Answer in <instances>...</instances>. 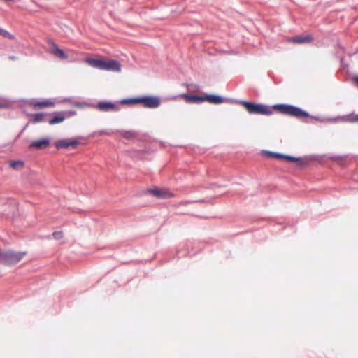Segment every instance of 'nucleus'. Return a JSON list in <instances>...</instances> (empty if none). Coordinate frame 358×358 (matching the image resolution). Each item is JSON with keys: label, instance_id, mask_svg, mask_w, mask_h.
I'll use <instances>...</instances> for the list:
<instances>
[{"label": "nucleus", "instance_id": "obj_1", "mask_svg": "<svg viewBox=\"0 0 358 358\" xmlns=\"http://www.w3.org/2000/svg\"><path fill=\"white\" fill-rule=\"evenodd\" d=\"M272 108L276 110L280 113L295 117L296 118L310 117L319 122H334L338 117H322L317 115H311L309 113L304 110L300 107L288 104V103H277L272 106Z\"/></svg>", "mask_w": 358, "mask_h": 358}, {"label": "nucleus", "instance_id": "obj_2", "mask_svg": "<svg viewBox=\"0 0 358 358\" xmlns=\"http://www.w3.org/2000/svg\"><path fill=\"white\" fill-rule=\"evenodd\" d=\"M87 62L95 69L113 72L121 71V64L117 60L88 57Z\"/></svg>", "mask_w": 358, "mask_h": 358}, {"label": "nucleus", "instance_id": "obj_3", "mask_svg": "<svg viewBox=\"0 0 358 358\" xmlns=\"http://www.w3.org/2000/svg\"><path fill=\"white\" fill-rule=\"evenodd\" d=\"M237 103L244 106V108L250 114H259L264 115H271L273 114L272 109L264 103H255L245 100H238Z\"/></svg>", "mask_w": 358, "mask_h": 358}, {"label": "nucleus", "instance_id": "obj_4", "mask_svg": "<svg viewBox=\"0 0 358 358\" xmlns=\"http://www.w3.org/2000/svg\"><path fill=\"white\" fill-rule=\"evenodd\" d=\"M262 154L265 156L276 158L278 159H285L288 162H296L298 167H303L308 164L309 159L307 157H294L289 155H285L277 152H272L268 150H263Z\"/></svg>", "mask_w": 358, "mask_h": 358}, {"label": "nucleus", "instance_id": "obj_5", "mask_svg": "<svg viewBox=\"0 0 358 358\" xmlns=\"http://www.w3.org/2000/svg\"><path fill=\"white\" fill-rule=\"evenodd\" d=\"M24 252L7 250L0 253V264L6 266L13 265L19 262L25 255Z\"/></svg>", "mask_w": 358, "mask_h": 358}, {"label": "nucleus", "instance_id": "obj_6", "mask_svg": "<svg viewBox=\"0 0 358 358\" xmlns=\"http://www.w3.org/2000/svg\"><path fill=\"white\" fill-rule=\"evenodd\" d=\"M203 101H208L213 104H221L224 102L231 103H238L237 99L227 98L215 94H206L203 95Z\"/></svg>", "mask_w": 358, "mask_h": 358}, {"label": "nucleus", "instance_id": "obj_7", "mask_svg": "<svg viewBox=\"0 0 358 358\" xmlns=\"http://www.w3.org/2000/svg\"><path fill=\"white\" fill-rule=\"evenodd\" d=\"M139 103L148 108H156L161 104L160 98L158 96L147 95L139 96Z\"/></svg>", "mask_w": 358, "mask_h": 358}, {"label": "nucleus", "instance_id": "obj_8", "mask_svg": "<svg viewBox=\"0 0 358 358\" xmlns=\"http://www.w3.org/2000/svg\"><path fill=\"white\" fill-rule=\"evenodd\" d=\"M80 142L75 138H63L55 143V146L57 150L62 148H76Z\"/></svg>", "mask_w": 358, "mask_h": 358}, {"label": "nucleus", "instance_id": "obj_9", "mask_svg": "<svg viewBox=\"0 0 358 358\" xmlns=\"http://www.w3.org/2000/svg\"><path fill=\"white\" fill-rule=\"evenodd\" d=\"M50 144V137H45L41 139H38L36 141H32L29 145V149H34V150H43L48 148Z\"/></svg>", "mask_w": 358, "mask_h": 358}, {"label": "nucleus", "instance_id": "obj_10", "mask_svg": "<svg viewBox=\"0 0 358 358\" xmlns=\"http://www.w3.org/2000/svg\"><path fill=\"white\" fill-rule=\"evenodd\" d=\"M48 43L51 46L50 49V53L61 59H66L68 58V55L65 52V51L59 48V46L53 41L49 40Z\"/></svg>", "mask_w": 358, "mask_h": 358}, {"label": "nucleus", "instance_id": "obj_11", "mask_svg": "<svg viewBox=\"0 0 358 358\" xmlns=\"http://www.w3.org/2000/svg\"><path fill=\"white\" fill-rule=\"evenodd\" d=\"M96 108L103 112L118 111L120 110L119 106L111 101H99L96 105Z\"/></svg>", "mask_w": 358, "mask_h": 358}, {"label": "nucleus", "instance_id": "obj_12", "mask_svg": "<svg viewBox=\"0 0 358 358\" xmlns=\"http://www.w3.org/2000/svg\"><path fill=\"white\" fill-rule=\"evenodd\" d=\"M147 193L152 194L157 199H167V198H171L173 196V194L171 193L170 192L162 189H147Z\"/></svg>", "mask_w": 358, "mask_h": 358}, {"label": "nucleus", "instance_id": "obj_13", "mask_svg": "<svg viewBox=\"0 0 358 358\" xmlns=\"http://www.w3.org/2000/svg\"><path fill=\"white\" fill-rule=\"evenodd\" d=\"M50 114L45 113H38L32 114V118L29 120V123L31 124H37L39 122H48L47 116H48Z\"/></svg>", "mask_w": 358, "mask_h": 358}, {"label": "nucleus", "instance_id": "obj_14", "mask_svg": "<svg viewBox=\"0 0 358 358\" xmlns=\"http://www.w3.org/2000/svg\"><path fill=\"white\" fill-rule=\"evenodd\" d=\"M64 120H65V117H64V113H62V111H59V112H55L53 113V116L51 118L48 119V122L51 125H54V124L62 123Z\"/></svg>", "mask_w": 358, "mask_h": 358}, {"label": "nucleus", "instance_id": "obj_15", "mask_svg": "<svg viewBox=\"0 0 358 358\" xmlns=\"http://www.w3.org/2000/svg\"><path fill=\"white\" fill-rule=\"evenodd\" d=\"M183 97L185 99L186 101L189 103H200L203 102V96L198 94H184Z\"/></svg>", "mask_w": 358, "mask_h": 358}, {"label": "nucleus", "instance_id": "obj_16", "mask_svg": "<svg viewBox=\"0 0 358 358\" xmlns=\"http://www.w3.org/2000/svg\"><path fill=\"white\" fill-rule=\"evenodd\" d=\"M313 37L310 34L306 36H297L292 38V41L295 43H307L313 40Z\"/></svg>", "mask_w": 358, "mask_h": 358}, {"label": "nucleus", "instance_id": "obj_17", "mask_svg": "<svg viewBox=\"0 0 358 358\" xmlns=\"http://www.w3.org/2000/svg\"><path fill=\"white\" fill-rule=\"evenodd\" d=\"M31 105L33 106L34 108H48V107L54 106L55 102L49 101V100L38 101L32 103Z\"/></svg>", "mask_w": 358, "mask_h": 358}, {"label": "nucleus", "instance_id": "obj_18", "mask_svg": "<svg viewBox=\"0 0 358 358\" xmlns=\"http://www.w3.org/2000/svg\"><path fill=\"white\" fill-rule=\"evenodd\" d=\"M121 104H136L139 103V96L123 99L120 101Z\"/></svg>", "mask_w": 358, "mask_h": 358}, {"label": "nucleus", "instance_id": "obj_19", "mask_svg": "<svg viewBox=\"0 0 358 358\" xmlns=\"http://www.w3.org/2000/svg\"><path fill=\"white\" fill-rule=\"evenodd\" d=\"M121 136L126 139H131L137 135V132L134 131H122Z\"/></svg>", "mask_w": 358, "mask_h": 358}, {"label": "nucleus", "instance_id": "obj_20", "mask_svg": "<svg viewBox=\"0 0 358 358\" xmlns=\"http://www.w3.org/2000/svg\"><path fill=\"white\" fill-rule=\"evenodd\" d=\"M24 165V162L22 160H14L11 161L10 163V166L14 169H19L22 167Z\"/></svg>", "mask_w": 358, "mask_h": 358}, {"label": "nucleus", "instance_id": "obj_21", "mask_svg": "<svg viewBox=\"0 0 358 358\" xmlns=\"http://www.w3.org/2000/svg\"><path fill=\"white\" fill-rule=\"evenodd\" d=\"M0 35L6 38L14 39L15 36L8 31L0 28Z\"/></svg>", "mask_w": 358, "mask_h": 358}, {"label": "nucleus", "instance_id": "obj_22", "mask_svg": "<svg viewBox=\"0 0 358 358\" xmlns=\"http://www.w3.org/2000/svg\"><path fill=\"white\" fill-rule=\"evenodd\" d=\"M62 113L64 115L65 119L68 118V117H72V116H73V115H75L76 114V110H64V111H62Z\"/></svg>", "mask_w": 358, "mask_h": 358}, {"label": "nucleus", "instance_id": "obj_23", "mask_svg": "<svg viewBox=\"0 0 358 358\" xmlns=\"http://www.w3.org/2000/svg\"><path fill=\"white\" fill-rule=\"evenodd\" d=\"M52 237L56 240H60L63 238V232L57 231L52 233Z\"/></svg>", "mask_w": 358, "mask_h": 358}, {"label": "nucleus", "instance_id": "obj_24", "mask_svg": "<svg viewBox=\"0 0 358 358\" xmlns=\"http://www.w3.org/2000/svg\"><path fill=\"white\" fill-rule=\"evenodd\" d=\"M10 108V104L6 102L0 101V108Z\"/></svg>", "mask_w": 358, "mask_h": 358}, {"label": "nucleus", "instance_id": "obj_25", "mask_svg": "<svg viewBox=\"0 0 358 358\" xmlns=\"http://www.w3.org/2000/svg\"><path fill=\"white\" fill-rule=\"evenodd\" d=\"M99 134L100 135H109L110 134V132L108 130H101L99 131Z\"/></svg>", "mask_w": 358, "mask_h": 358}, {"label": "nucleus", "instance_id": "obj_26", "mask_svg": "<svg viewBox=\"0 0 358 358\" xmlns=\"http://www.w3.org/2000/svg\"><path fill=\"white\" fill-rule=\"evenodd\" d=\"M353 81L355 83V84L358 86V76H355L354 78H353Z\"/></svg>", "mask_w": 358, "mask_h": 358}, {"label": "nucleus", "instance_id": "obj_27", "mask_svg": "<svg viewBox=\"0 0 358 358\" xmlns=\"http://www.w3.org/2000/svg\"><path fill=\"white\" fill-rule=\"evenodd\" d=\"M9 59L11 60H15L16 59V57L15 56H10Z\"/></svg>", "mask_w": 358, "mask_h": 358}, {"label": "nucleus", "instance_id": "obj_28", "mask_svg": "<svg viewBox=\"0 0 358 358\" xmlns=\"http://www.w3.org/2000/svg\"><path fill=\"white\" fill-rule=\"evenodd\" d=\"M354 121L358 122V115L355 116Z\"/></svg>", "mask_w": 358, "mask_h": 358}, {"label": "nucleus", "instance_id": "obj_29", "mask_svg": "<svg viewBox=\"0 0 358 358\" xmlns=\"http://www.w3.org/2000/svg\"><path fill=\"white\" fill-rule=\"evenodd\" d=\"M190 201H185L184 203H189Z\"/></svg>", "mask_w": 358, "mask_h": 358}, {"label": "nucleus", "instance_id": "obj_30", "mask_svg": "<svg viewBox=\"0 0 358 358\" xmlns=\"http://www.w3.org/2000/svg\"><path fill=\"white\" fill-rule=\"evenodd\" d=\"M180 252L178 251V255L179 257H180Z\"/></svg>", "mask_w": 358, "mask_h": 358}]
</instances>
